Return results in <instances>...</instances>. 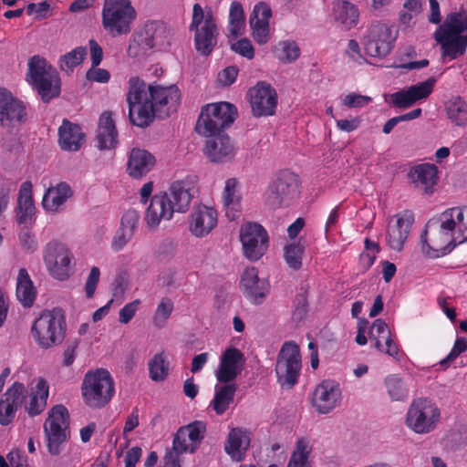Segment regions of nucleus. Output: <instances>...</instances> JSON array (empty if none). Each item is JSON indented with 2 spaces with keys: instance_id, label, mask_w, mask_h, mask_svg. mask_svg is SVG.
<instances>
[{
  "instance_id": "24",
  "label": "nucleus",
  "mask_w": 467,
  "mask_h": 467,
  "mask_svg": "<svg viewBox=\"0 0 467 467\" xmlns=\"http://www.w3.org/2000/svg\"><path fill=\"white\" fill-rule=\"evenodd\" d=\"M196 192V177L187 176L173 182L165 192L176 213H186Z\"/></svg>"
},
{
  "instance_id": "60",
  "label": "nucleus",
  "mask_w": 467,
  "mask_h": 467,
  "mask_svg": "<svg viewBox=\"0 0 467 467\" xmlns=\"http://www.w3.org/2000/svg\"><path fill=\"white\" fill-rule=\"evenodd\" d=\"M232 49L248 59H252L254 57V48L251 41L247 38L239 39L236 43L232 45Z\"/></svg>"
},
{
  "instance_id": "2",
  "label": "nucleus",
  "mask_w": 467,
  "mask_h": 467,
  "mask_svg": "<svg viewBox=\"0 0 467 467\" xmlns=\"http://www.w3.org/2000/svg\"><path fill=\"white\" fill-rule=\"evenodd\" d=\"M172 31L162 21L146 22L131 35L127 55L132 58L147 57L150 51H166L172 42Z\"/></svg>"
},
{
  "instance_id": "43",
  "label": "nucleus",
  "mask_w": 467,
  "mask_h": 467,
  "mask_svg": "<svg viewBox=\"0 0 467 467\" xmlns=\"http://www.w3.org/2000/svg\"><path fill=\"white\" fill-rule=\"evenodd\" d=\"M36 289L26 268L18 271L16 278V296L24 307H31L36 298Z\"/></svg>"
},
{
  "instance_id": "25",
  "label": "nucleus",
  "mask_w": 467,
  "mask_h": 467,
  "mask_svg": "<svg viewBox=\"0 0 467 467\" xmlns=\"http://www.w3.org/2000/svg\"><path fill=\"white\" fill-rule=\"evenodd\" d=\"M218 213L215 209L206 205L196 206L188 220L190 233L197 237L207 236L217 225Z\"/></svg>"
},
{
  "instance_id": "12",
  "label": "nucleus",
  "mask_w": 467,
  "mask_h": 467,
  "mask_svg": "<svg viewBox=\"0 0 467 467\" xmlns=\"http://www.w3.org/2000/svg\"><path fill=\"white\" fill-rule=\"evenodd\" d=\"M43 258L48 273L57 280H67L74 273L73 254L61 242H49L44 248Z\"/></svg>"
},
{
  "instance_id": "49",
  "label": "nucleus",
  "mask_w": 467,
  "mask_h": 467,
  "mask_svg": "<svg viewBox=\"0 0 467 467\" xmlns=\"http://www.w3.org/2000/svg\"><path fill=\"white\" fill-rule=\"evenodd\" d=\"M275 57L283 63L296 61L300 56V48L295 41H280L275 47Z\"/></svg>"
},
{
  "instance_id": "30",
  "label": "nucleus",
  "mask_w": 467,
  "mask_h": 467,
  "mask_svg": "<svg viewBox=\"0 0 467 467\" xmlns=\"http://www.w3.org/2000/svg\"><path fill=\"white\" fill-rule=\"evenodd\" d=\"M176 213L166 192L153 195L146 210L145 222L150 228H157L161 221L171 220Z\"/></svg>"
},
{
  "instance_id": "35",
  "label": "nucleus",
  "mask_w": 467,
  "mask_h": 467,
  "mask_svg": "<svg viewBox=\"0 0 467 467\" xmlns=\"http://www.w3.org/2000/svg\"><path fill=\"white\" fill-rule=\"evenodd\" d=\"M249 433L241 428H234L228 434L224 444L225 452L234 462H242L250 446Z\"/></svg>"
},
{
  "instance_id": "37",
  "label": "nucleus",
  "mask_w": 467,
  "mask_h": 467,
  "mask_svg": "<svg viewBox=\"0 0 467 467\" xmlns=\"http://www.w3.org/2000/svg\"><path fill=\"white\" fill-rule=\"evenodd\" d=\"M118 131L115 121L112 119L110 111H104L99 119L97 130L98 147L100 150H109L116 146L118 142Z\"/></svg>"
},
{
  "instance_id": "11",
  "label": "nucleus",
  "mask_w": 467,
  "mask_h": 467,
  "mask_svg": "<svg viewBox=\"0 0 467 467\" xmlns=\"http://www.w3.org/2000/svg\"><path fill=\"white\" fill-rule=\"evenodd\" d=\"M302 368L299 347L293 341L285 342L277 355L275 375L282 388L291 389L298 381Z\"/></svg>"
},
{
  "instance_id": "56",
  "label": "nucleus",
  "mask_w": 467,
  "mask_h": 467,
  "mask_svg": "<svg viewBox=\"0 0 467 467\" xmlns=\"http://www.w3.org/2000/svg\"><path fill=\"white\" fill-rule=\"evenodd\" d=\"M33 185L30 181L24 182L19 189L17 198L18 208H29L36 210L33 200Z\"/></svg>"
},
{
  "instance_id": "5",
  "label": "nucleus",
  "mask_w": 467,
  "mask_h": 467,
  "mask_svg": "<svg viewBox=\"0 0 467 467\" xmlns=\"http://www.w3.org/2000/svg\"><path fill=\"white\" fill-rule=\"evenodd\" d=\"M26 80L44 102H49L60 94V78L57 70L40 56H33L29 59Z\"/></svg>"
},
{
  "instance_id": "57",
  "label": "nucleus",
  "mask_w": 467,
  "mask_h": 467,
  "mask_svg": "<svg viewBox=\"0 0 467 467\" xmlns=\"http://www.w3.org/2000/svg\"><path fill=\"white\" fill-rule=\"evenodd\" d=\"M466 350L467 339L465 337H457L450 353L446 356V358L441 360L440 364L441 366H448L451 361H453L457 357H459Z\"/></svg>"
},
{
  "instance_id": "48",
  "label": "nucleus",
  "mask_w": 467,
  "mask_h": 467,
  "mask_svg": "<svg viewBox=\"0 0 467 467\" xmlns=\"http://www.w3.org/2000/svg\"><path fill=\"white\" fill-rule=\"evenodd\" d=\"M245 26V16L243 5L237 1L232 2L229 10L228 31L231 36L242 35Z\"/></svg>"
},
{
  "instance_id": "47",
  "label": "nucleus",
  "mask_w": 467,
  "mask_h": 467,
  "mask_svg": "<svg viewBox=\"0 0 467 467\" xmlns=\"http://www.w3.org/2000/svg\"><path fill=\"white\" fill-rule=\"evenodd\" d=\"M312 447L309 441L305 438H299L296 441L295 451H293L287 467H310L308 462Z\"/></svg>"
},
{
  "instance_id": "41",
  "label": "nucleus",
  "mask_w": 467,
  "mask_h": 467,
  "mask_svg": "<svg viewBox=\"0 0 467 467\" xmlns=\"http://www.w3.org/2000/svg\"><path fill=\"white\" fill-rule=\"evenodd\" d=\"M49 395V385L45 379H38L35 389L30 394L29 402L26 404L25 410L30 417L41 414L47 407Z\"/></svg>"
},
{
  "instance_id": "9",
  "label": "nucleus",
  "mask_w": 467,
  "mask_h": 467,
  "mask_svg": "<svg viewBox=\"0 0 467 467\" xmlns=\"http://www.w3.org/2000/svg\"><path fill=\"white\" fill-rule=\"evenodd\" d=\"M236 108L229 102L208 104L202 107L196 123V131L203 136H215L234 123Z\"/></svg>"
},
{
  "instance_id": "59",
  "label": "nucleus",
  "mask_w": 467,
  "mask_h": 467,
  "mask_svg": "<svg viewBox=\"0 0 467 467\" xmlns=\"http://www.w3.org/2000/svg\"><path fill=\"white\" fill-rule=\"evenodd\" d=\"M20 245L25 253L33 254L38 247L37 241L34 234L28 230L21 231L18 235Z\"/></svg>"
},
{
  "instance_id": "1",
  "label": "nucleus",
  "mask_w": 467,
  "mask_h": 467,
  "mask_svg": "<svg viewBox=\"0 0 467 467\" xmlns=\"http://www.w3.org/2000/svg\"><path fill=\"white\" fill-rule=\"evenodd\" d=\"M128 84L126 100L131 124L144 128L153 121L156 115L159 118H167L177 110L181 92L176 85L147 86L138 77L130 78Z\"/></svg>"
},
{
  "instance_id": "6",
  "label": "nucleus",
  "mask_w": 467,
  "mask_h": 467,
  "mask_svg": "<svg viewBox=\"0 0 467 467\" xmlns=\"http://www.w3.org/2000/svg\"><path fill=\"white\" fill-rule=\"evenodd\" d=\"M81 392L87 406L92 409H101L112 400L115 394L113 378L105 368L88 371L84 376Z\"/></svg>"
},
{
  "instance_id": "38",
  "label": "nucleus",
  "mask_w": 467,
  "mask_h": 467,
  "mask_svg": "<svg viewBox=\"0 0 467 467\" xmlns=\"http://www.w3.org/2000/svg\"><path fill=\"white\" fill-rule=\"evenodd\" d=\"M155 164V157L145 150L133 149L130 151L127 171L133 178H141Z\"/></svg>"
},
{
  "instance_id": "55",
  "label": "nucleus",
  "mask_w": 467,
  "mask_h": 467,
  "mask_svg": "<svg viewBox=\"0 0 467 467\" xmlns=\"http://www.w3.org/2000/svg\"><path fill=\"white\" fill-rule=\"evenodd\" d=\"M185 431L186 437L194 443L200 444L206 432V424L201 420H195L185 427L180 428Z\"/></svg>"
},
{
  "instance_id": "63",
  "label": "nucleus",
  "mask_w": 467,
  "mask_h": 467,
  "mask_svg": "<svg viewBox=\"0 0 467 467\" xmlns=\"http://www.w3.org/2000/svg\"><path fill=\"white\" fill-rule=\"evenodd\" d=\"M371 100L370 97L350 93L344 98L343 104L348 108H363Z\"/></svg>"
},
{
  "instance_id": "58",
  "label": "nucleus",
  "mask_w": 467,
  "mask_h": 467,
  "mask_svg": "<svg viewBox=\"0 0 467 467\" xmlns=\"http://www.w3.org/2000/svg\"><path fill=\"white\" fill-rule=\"evenodd\" d=\"M308 311V302L306 292L299 293L295 298V310L293 313L294 319L301 321Z\"/></svg>"
},
{
  "instance_id": "27",
  "label": "nucleus",
  "mask_w": 467,
  "mask_h": 467,
  "mask_svg": "<svg viewBox=\"0 0 467 467\" xmlns=\"http://www.w3.org/2000/svg\"><path fill=\"white\" fill-rule=\"evenodd\" d=\"M340 400L339 384L334 380H323L315 389L312 403L319 413L327 414L339 404Z\"/></svg>"
},
{
  "instance_id": "23",
  "label": "nucleus",
  "mask_w": 467,
  "mask_h": 467,
  "mask_svg": "<svg viewBox=\"0 0 467 467\" xmlns=\"http://www.w3.org/2000/svg\"><path fill=\"white\" fill-rule=\"evenodd\" d=\"M408 178L412 187L423 195H431L439 180V170L435 164L421 163L411 167Z\"/></svg>"
},
{
  "instance_id": "20",
  "label": "nucleus",
  "mask_w": 467,
  "mask_h": 467,
  "mask_svg": "<svg viewBox=\"0 0 467 467\" xmlns=\"http://www.w3.org/2000/svg\"><path fill=\"white\" fill-rule=\"evenodd\" d=\"M245 358L244 353L234 347L227 348L220 357V362L215 370V378L219 383H235L241 374Z\"/></svg>"
},
{
  "instance_id": "44",
  "label": "nucleus",
  "mask_w": 467,
  "mask_h": 467,
  "mask_svg": "<svg viewBox=\"0 0 467 467\" xmlns=\"http://www.w3.org/2000/svg\"><path fill=\"white\" fill-rule=\"evenodd\" d=\"M73 191L67 182H59L56 187H50L46 192L42 204L47 211H57L67 199L72 197Z\"/></svg>"
},
{
  "instance_id": "32",
  "label": "nucleus",
  "mask_w": 467,
  "mask_h": 467,
  "mask_svg": "<svg viewBox=\"0 0 467 467\" xmlns=\"http://www.w3.org/2000/svg\"><path fill=\"white\" fill-rule=\"evenodd\" d=\"M206 140L204 154L214 163H223L232 161L235 155L234 144L227 135L212 136Z\"/></svg>"
},
{
  "instance_id": "22",
  "label": "nucleus",
  "mask_w": 467,
  "mask_h": 467,
  "mask_svg": "<svg viewBox=\"0 0 467 467\" xmlns=\"http://www.w3.org/2000/svg\"><path fill=\"white\" fill-rule=\"evenodd\" d=\"M395 223L392 220L389 222L386 240L388 245L395 251H401L404 244L409 236L410 228L414 222V214L410 210H404L394 217Z\"/></svg>"
},
{
  "instance_id": "8",
  "label": "nucleus",
  "mask_w": 467,
  "mask_h": 467,
  "mask_svg": "<svg viewBox=\"0 0 467 467\" xmlns=\"http://www.w3.org/2000/svg\"><path fill=\"white\" fill-rule=\"evenodd\" d=\"M137 16L130 0H105L102 8V26L113 37L127 35Z\"/></svg>"
},
{
  "instance_id": "40",
  "label": "nucleus",
  "mask_w": 467,
  "mask_h": 467,
  "mask_svg": "<svg viewBox=\"0 0 467 467\" xmlns=\"http://www.w3.org/2000/svg\"><path fill=\"white\" fill-rule=\"evenodd\" d=\"M238 182L235 178L226 180L222 193L225 215L230 221L235 220L241 212V196L237 191Z\"/></svg>"
},
{
  "instance_id": "39",
  "label": "nucleus",
  "mask_w": 467,
  "mask_h": 467,
  "mask_svg": "<svg viewBox=\"0 0 467 467\" xmlns=\"http://www.w3.org/2000/svg\"><path fill=\"white\" fill-rule=\"evenodd\" d=\"M447 229H453L460 237L459 244L467 241V206L452 207L442 213Z\"/></svg>"
},
{
  "instance_id": "10",
  "label": "nucleus",
  "mask_w": 467,
  "mask_h": 467,
  "mask_svg": "<svg viewBox=\"0 0 467 467\" xmlns=\"http://www.w3.org/2000/svg\"><path fill=\"white\" fill-rule=\"evenodd\" d=\"M47 451L52 456L61 452V447L69 439V413L64 405H56L49 411L44 425Z\"/></svg>"
},
{
  "instance_id": "36",
  "label": "nucleus",
  "mask_w": 467,
  "mask_h": 467,
  "mask_svg": "<svg viewBox=\"0 0 467 467\" xmlns=\"http://www.w3.org/2000/svg\"><path fill=\"white\" fill-rule=\"evenodd\" d=\"M436 41L441 45L442 56L451 59L465 54L467 49V35H453L435 32Z\"/></svg>"
},
{
  "instance_id": "52",
  "label": "nucleus",
  "mask_w": 467,
  "mask_h": 467,
  "mask_svg": "<svg viewBox=\"0 0 467 467\" xmlns=\"http://www.w3.org/2000/svg\"><path fill=\"white\" fill-rule=\"evenodd\" d=\"M385 385L389 395L393 400H402L408 396V389L401 378L397 375H389L385 379Z\"/></svg>"
},
{
  "instance_id": "17",
  "label": "nucleus",
  "mask_w": 467,
  "mask_h": 467,
  "mask_svg": "<svg viewBox=\"0 0 467 467\" xmlns=\"http://www.w3.org/2000/svg\"><path fill=\"white\" fill-rule=\"evenodd\" d=\"M440 229L438 233L434 234L431 239V244H429L426 235L427 231L421 234V250L429 257L438 258L451 253L457 244H459L460 237L453 229H447L444 224L442 213L440 216Z\"/></svg>"
},
{
  "instance_id": "53",
  "label": "nucleus",
  "mask_w": 467,
  "mask_h": 467,
  "mask_svg": "<svg viewBox=\"0 0 467 467\" xmlns=\"http://www.w3.org/2000/svg\"><path fill=\"white\" fill-rule=\"evenodd\" d=\"M87 55V50L83 47H78L70 52L65 54L60 58V68L63 71L72 72L74 67L78 66Z\"/></svg>"
},
{
  "instance_id": "50",
  "label": "nucleus",
  "mask_w": 467,
  "mask_h": 467,
  "mask_svg": "<svg viewBox=\"0 0 467 467\" xmlns=\"http://www.w3.org/2000/svg\"><path fill=\"white\" fill-rule=\"evenodd\" d=\"M149 374L151 380L163 381L169 374V363L163 352L155 354L149 362Z\"/></svg>"
},
{
  "instance_id": "3",
  "label": "nucleus",
  "mask_w": 467,
  "mask_h": 467,
  "mask_svg": "<svg viewBox=\"0 0 467 467\" xmlns=\"http://www.w3.org/2000/svg\"><path fill=\"white\" fill-rule=\"evenodd\" d=\"M66 330V317L60 308L43 311L31 327L35 341L44 349L61 344L65 338Z\"/></svg>"
},
{
  "instance_id": "33",
  "label": "nucleus",
  "mask_w": 467,
  "mask_h": 467,
  "mask_svg": "<svg viewBox=\"0 0 467 467\" xmlns=\"http://www.w3.org/2000/svg\"><path fill=\"white\" fill-rule=\"evenodd\" d=\"M331 17L342 28L350 30L358 23L359 10L348 0H333Z\"/></svg>"
},
{
  "instance_id": "7",
  "label": "nucleus",
  "mask_w": 467,
  "mask_h": 467,
  "mask_svg": "<svg viewBox=\"0 0 467 467\" xmlns=\"http://www.w3.org/2000/svg\"><path fill=\"white\" fill-rule=\"evenodd\" d=\"M190 30L194 32V47L202 56H209L217 45L219 28L211 9L203 10L200 4H194Z\"/></svg>"
},
{
  "instance_id": "42",
  "label": "nucleus",
  "mask_w": 467,
  "mask_h": 467,
  "mask_svg": "<svg viewBox=\"0 0 467 467\" xmlns=\"http://www.w3.org/2000/svg\"><path fill=\"white\" fill-rule=\"evenodd\" d=\"M215 385L214 396L210 402V407L217 415H223L234 402L235 392L238 389L236 383H221Z\"/></svg>"
},
{
  "instance_id": "14",
  "label": "nucleus",
  "mask_w": 467,
  "mask_h": 467,
  "mask_svg": "<svg viewBox=\"0 0 467 467\" xmlns=\"http://www.w3.org/2000/svg\"><path fill=\"white\" fill-rule=\"evenodd\" d=\"M299 195V181L297 176L287 170L280 171L269 186L266 203L273 209L288 205Z\"/></svg>"
},
{
  "instance_id": "54",
  "label": "nucleus",
  "mask_w": 467,
  "mask_h": 467,
  "mask_svg": "<svg viewBox=\"0 0 467 467\" xmlns=\"http://www.w3.org/2000/svg\"><path fill=\"white\" fill-rule=\"evenodd\" d=\"M172 310V301L168 297L162 298L161 303L158 305L153 316L154 326L157 327H162L165 325L167 319L171 315Z\"/></svg>"
},
{
  "instance_id": "62",
  "label": "nucleus",
  "mask_w": 467,
  "mask_h": 467,
  "mask_svg": "<svg viewBox=\"0 0 467 467\" xmlns=\"http://www.w3.org/2000/svg\"><path fill=\"white\" fill-rule=\"evenodd\" d=\"M86 78L89 81L107 83L110 78V73L105 68H99L91 65V67L86 73Z\"/></svg>"
},
{
  "instance_id": "19",
  "label": "nucleus",
  "mask_w": 467,
  "mask_h": 467,
  "mask_svg": "<svg viewBox=\"0 0 467 467\" xmlns=\"http://www.w3.org/2000/svg\"><path fill=\"white\" fill-rule=\"evenodd\" d=\"M436 79L431 77L425 81L411 85L390 95V103L394 108L407 109L418 101L426 99L433 91Z\"/></svg>"
},
{
  "instance_id": "34",
  "label": "nucleus",
  "mask_w": 467,
  "mask_h": 467,
  "mask_svg": "<svg viewBox=\"0 0 467 467\" xmlns=\"http://www.w3.org/2000/svg\"><path fill=\"white\" fill-rule=\"evenodd\" d=\"M58 142L62 150H78L85 141L86 135L79 125L64 119L58 129Z\"/></svg>"
},
{
  "instance_id": "51",
  "label": "nucleus",
  "mask_w": 467,
  "mask_h": 467,
  "mask_svg": "<svg viewBox=\"0 0 467 467\" xmlns=\"http://www.w3.org/2000/svg\"><path fill=\"white\" fill-rule=\"evenodd\" d=\"M305 246L300 243L288 244L284 247V258L289 268L299 270L302 267Z\"/></svg>"
},
{
  "instance_id": "26",
  "label": "nucleus",
  "mask_w": 467,
  "mask_h": 467,
  "mask_svg": "<svg viewBox=\"0 0 467 467\" xmlns=\"http://www.w3.org/2000/svg\"><path fill=\"white\" fill-rule=\"evenodd\" d=\"M26 398V389L23 383H13L0 400V424L8 425L15 418L17 409Z\"/></svg>"
},
{
  "instance_id": "46",
  "label": "nucleus",
  "mask_w": 467,
  "mask_h": 467,
  "mask_svg": "<svg viewBox=\"0 0 467 467\" xmlns=\"http://www.w3.org/2000/svg\"><path fill=\"white\" fill-rule=\"evenodd\" d=\"M467 30V14L462 12L450 13L445 22L441 26L436 32L462 35Z\"/></svg>"
},
{
  "instance_id": "31",
  "label": "nucleus",
  "mask_w": 467,
  "mask_h": 467,
  "mask_svg": "<svg viewBox=\"0 0 467 467\" xmlns=\"http://www.w3.org/2000/svg\"><path fill=\"white\" fill-rule=\"evenodd\" d=\"M271 16L272 10L265 2L256 4L250 15L249 24L252 35L259 45H264L269 40V19Z\"/></svg>"
},
{
  "instance_id": "28",
  "label": "nucleus",
  "mask_w": 467,
  "mask_h": 467,
  "mask_svg": "<svg viewBox=\"0 0 467 467\" xmlns=\"http://www.w3.org/2000/svg\"><path fill=\"white\" fill-rule=\"evenodd\" d=\"M241 287L250 302L260 304L269 291V282L258 276V270L255 267H248L242 275Z\"/></svg>"
},
{
  "instance_id": "15",
  "label": "nucleus",
  "mask_w": 467,
  "mask_h": 467,
  "mask_svg": "<svg viewBox=\"0 0 467 467\" xmlns=\"http://www.w3.org/2000/svg\"><path fill=\"white\" fill-rule=\"evenodd\" d=\"M441 413L434 402L428 399H419L410 405L406 422L417 433L431 431L440 420Z\"/></svg>"
},
{
  "instance_id": "45",
  "label": "nucleus",
  "mask_w": 467,
  "mask_h": 467,
  "mask_svg": "<svg viewBox=\"0 0 467 467\" xmlns=\"http://www.w3.org/2000/svg\"><path fill=\"white\" fill-rule=\"evenodd\" d=\"M448 119L453 125L461 128L467 126V101L460 97H451L444 103Z\"/></svg>"
},
{
  "instance_id": "18",
  "label": "nucleus",
  "mask_w": 467,
  "mask_h": 467,
  "mask_svg": "<svg viewBox=\"0 0 467 467\" xmlns=\"http://www.w3.org/2000/svg\"><path fill=\"white\" fill-rule=\"evenodd\" d=\"M27 112L24 101L16 98L6 88H0V124L16 127L26 121Z\"/></svg>"
},
{
  "instance_id": "16",
  "label": "nucleus",
  "mask_w": 467,
  "mask_h": 467,
  "mask_svg": "<svg viewBox=\"0 0 467 467\" xmlns=\"http://www.w3.org/2000/svg\"><path fill=\"white\" fill-rule=\"evenodd\" d=\"M240 240L243 245L244 255L250 261L259 260L268 249V234L257 223H247L242 225Z\"/></svg>"
},
{
  "instance_id": "13",
  "label": "nucleus",
  "mask_w": 467,
  "mask_h": 467,
  "mask_svg": "<svg viewBox=\"0 0 467 467\" xmlns=\"http://www.w3.org/2000/svg\"><path fill=\"white\" fill-rule=\"evenodd\" d=\"M398 31L384 23L372 24L363 38L366 54L371 57H385L394 47Z\"/></svg>"
},
{
  "instance_id": "64",
  "label": "nucleus",
  "mask_w": 467,
  "mask_h": 467,
  "mask_svg": "<svg viewBox=\"0 0 467 467\" xmlns=\"http://www.w3.org/2000/svg\"><path fill=\"white\" fill-rule=\"evenodd\" d=\"M140 300L136 299L130 303L126 304L119 313V321L122 324H128L135 316Z\"/></svg>"
},
{
  "instance_id": "29",
  "label": "nucleus",
  "mask_w": 467,
  "mask_h": 467,
  "mask_svg": "<svg viewBox=\"0 0 467 467\" xmlns=\"http://www.w3.org/2000/svg\"><path fill=\"white\" fill-rule=\"evenodd\" d=\"M369 339L374 347L396 360L400 359V351L398 344L392 339L387 323L382 319H376L369 329Z\"/></svg>"
},
{
  "instance_id": "21",
  "label": "nucleus",
  "mask_w": 467,
  "mask_h": 467,
  "mask_svg": "<svg viewBox=\"0 0 467 467\" xmlns=\"http://www.w3.org/2000/svg\"><path fill=\"white\" fill-rule=\"evenodd\" d=\"M252 112L255 117L272 116L277 105L275 88L265 82H259L249 90Z\"/></svg>"
},
{
  "instance_id": "61",
  "label": "nucleus",
  "mask_w": 467,
  "mask_h": 467,
  "mask_svg": "<svg viewBox=\"0 0 467 467\" xmlns=\"http://www.w3.org/2000/svg\"><path fill=\"white\" fill-rule=\"evenodd\" d=\"M139 218L140 216L135 210L127 211L121 218L120 229L130 231L133 234L134 229L139 223Z\"/></svg>"
},
{
  "instance_id": "4",
  "label": "nucleus",
  "mask_w": 467,
  "mask_h": 467,
  "mask_svg": "<svg viewBox=\"0 0 467 467\" xmlns=\"http://www.w3.org/2000/svg\"><path fill=\"white\" fill-rule=\"evenodd\" d=\"M26 80L44 102H49L60 94V78L57 70L40 56H33L29 59Z\"/></svg>"
}]
</instances>
